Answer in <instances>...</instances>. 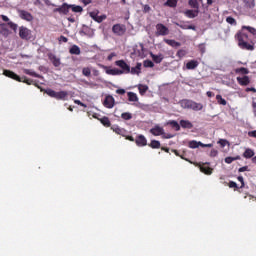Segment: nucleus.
Wrapping results in <instances>:
<instances>
[{
  "mask_svg": "<svg viewBox=\"0 0 256 256\" xmlns=\"http://www.w3.org/2000/svg\"><path fill=\"white\" fill-rule=\"evenodd\" d=\"M253 35H256V29L254 27L242 26L241 30L235 35L238 47L245 51H254L255 42H253Z\"/></svg>",
  "mask_w": 256,
  "mask_h": 256,
  "instance_id": "1",
  "label": "nucleus"
},
{
  "mask_svg": "<svg viewBox=\"0 0 256 256\" xmlns=\"http://www.w3.org/2000/svg\"><path fill=\"white\" fill-rule=\"evenodd\" d=\"M116 67L118 68H109L107 66H104V69L106 71L107 75H123V74H129L131 73V66H129V64H127V62H125V60H117L115 62Z\"/></svg>",
  "mask_w": 256,
  "mask_h": 256,
  "instance_id": "2",
  "label": "nucleus"
},
{
  "mask_svg": "<svg viewBox=\"0 0 256 256\" xmlns=\"http://www.w3.org/2000/svg\"><path fill=\"white\" fill-rule=\"evenodd\" d=\"M3 75H5V77H9V79L18 81V83H26V85H33L32 79H29L26 76L21 77V76L15 74V72H13L11 70H4Z\"/></svg>",
  "mask_w": 256,
  "mask_h": 256,
  "instance_id": "3",
  "label": "nucleus"
},
{
  "mask_svg": "<svg viewBox=\"0 0 256 256\" xmlns=\"http://www.w3.org/2000/svg\"><path fill=\"white\" fill-rule=\"evenodd\" d=\"M180 105L183 109H192V111H201L203 109V104L189 99L181 100Z\"/></svg>",
  "mask_w": 256,
  "mask_h": 256,
  "instance_id": "4",
  "label": "nucleus"
},
{
  "mask_svg": "<svg viewBox=\"0 0 256 256\" xmlns=\"http://www.w3.org/2000/svg\"><path fill=\"white\" fill-rule=\"evenodd\" d=\"M41 91H44V93H46V95H48L49 97H52L53 99H57L58 101L65 99L67 97V95H69V93H67V91L55 92V90H53L51 88L41 90Z\"/></svg>",
  "mask_w": 256,
  "mask_h": 256,
  "instance_id": "5",
  "label": "nucleus"
},
{
  "mask_svg": "<svg viewBox=\"0 0 256 256\" xmlns=\"http://www.w3.org/2000/svg\"><path fill=\"white\" fill-rule=\"evenodd\" d=\"M127 31V27H125V25L123 24H115L112 27V33H114V35H117L118 37H122V35H125Z\"/></svg>",
  "mask_w": 256,
  "mask_h": 256,
  "instance_id": "6",
  "label": "nucleus"
},
{
  "mask_svg": "<svg viewBox=\"0 0 256 256\" xmlns=\"http://www.w3.org/2000/svg\"><path fill=\"white\" fill-rule=\"evenodd\" d=\"M165 35H169V28L164 24L158 23L156 25V36L157 37H165Z\"/></svg>",
  "mask_w": 256,
  "mask_h": 256,
  "instance_id": "7",
  "label": "nucleus"
},
{
  "mask_svg": "<svg viewBox=\"0 0 256 256\" xmlns=\"http://www.w3.org/2000/svg\"><path fill=\"white\" fill-rule=\"evenodd\" d=\"M19 37L22 38L24 41H29V39H31V30H29L25 26H21L19 28Z\"/></svg>",
  "mask_w": 256,
  "mask_h": 256,
  "instance_id": "8",
  "label": "nucleus"
},
{
  "mask_svg": "<svg viewBox=\"0 0 256 256\" xmlns=\"http://www.w3.org/2000/svg\"><path fill=\"white\" fill-rule=\"evenodd\" d=\"M103 105L106 109H113V107H115V98L112 95H106Z\"/></svg>",
  "mask_w": 256,
  "mask_h": 256,
  "instance_id": "9",
  "label": "nucleus"
},
{
  "mask_svg": "<svg viewBox=\"0 0 256 256\" xmlns=\"http://www.w3.org/2000/svg\"><path fill=\"white\" fill-rule=\"evenodd\" d=\"M236 81L241 87H247V85L251 84V78H249V76H238Z\"/></svg>",
  "mask_w": 256,
  "mask_h": 256,
  "instance_id": "10",
  "label": "nucleus"
},
{
  "mask_svg": "<svg viewBox=\"0 0 256 256\" xmlns=\"http://www.w3.org/2000/svg\"><path fill=\"white\" fill-rule=\"evenodd\" d=\"M69 9H71V4L63 3L59 8H56L55 11L62 15H68Z\"/></svg>",
  "mask_w": 256,
  "mask_h": 256,
  "instance_id": "11",
  "label": "nucleus"
},
{
  "mask_svg": "<svg viewBox=\"0 0 256 256\" xmlns=\"http://www.w3.org/2000/svg\"><path fill=\"white\" fill-rule=\"evenodd\" d=\"M135 143H136L137 147H146L147 138L143 134H139L135 138Z\"/></svg>",
  "mask_w": 256,
  "mask_h": 256,
  "instance_id": "12",
  "label": "nucleus"
},
{
  "mask_svg": "<svg viewBox=\"0 0 256 256\" xmlns=\"http://www.w3.org/2000/svg\"><path fill=\"white\" fill-rule=\"evenodd\" d=\"M111 129L114 133H116V135H121L122 137H125V135H127V130L119 127V125H113L111 126Z\"/></svg>",
  "mask_w": 256,
  "mask_h": 256,
  "instance_id": "13",
  "label": "nucleus"
},
{
  "mask_svg": "<svg viewBox=\"0 0 256 256\" xmlns=\"http://www.w3.org/2000/svg\"><path fill=\"white\" fill-rule=\"evenodd\" d=\"M19 15L24 21H33V15H31V13L28 11L20 10Z\"/></svg>",
  "mask_w": 256,
  "mask_h": 256,
  "instance_id": "14",
  "label": "nucleus"
},
{
  "mask_svg": "<svg viewBox=\"0 0 256 256\" xmlns=\"http://www.w3.org/2000/svg\"><path fill=\"white\" fill-rule=\"evenodd\" d=\"M201 173H204V175H211L213 173V168L209 167V164H203L200 166Z\"/></svg>",
  "mask_w": 256,
  "mask_h": 256,
  "instance_id": "15",
  "label": "nucleus"
},
{
  "mask_svg": "<svg viewBox=\"0 0 256 256\" xmlns=\"http://www.w3.org/2000/svg\"><path fill=\"white\" fill-rule=\"evenodd\" d=\"M197 67H199V61L197 60H190L186 63V69H188L189 71L197 69Z\"/></svg>",
  "mask_w": 256,
  "mask_h": 256,
  "instance_id": "16",
  "label": "nucleus"
},
{
  "mask_svg": "<svg viewBox=\"0 0 256 256\" xmlns=\"http://www.w3.org/2000/svg\"><path fill=\"white\" fill-rule=\"evenodd\" d=\"M49 60L51 61L52 65H54V67H59L61 65V59L55 56V54H50Z\"/></svg>",
  "mask_w": 256,
  "mask_h": 256,
  "instance_id": "17",
  "label": "nucleus"
},
{
  "mask_svg": "<svg viewBox=\"0 0 256 256\" xmlns=\"http://www.w3.org/2000/svg\"><path fill=\"white\" fill-rule=\"evenodd\" d=\"M185 15L189 19H195V17H197L199 15V10H196V9L195 10H186Z\"/></svg>",
  "mask_w": 256,
  "mask_h": 256,
  "instance_id": "18",
  "label": "nucleus"
},
{
  "mask_svg": "<svg viewBox=\"0 0 256 256\" xmlns=\"http://www.w3.org/2000/svg\"><path fill=\"white\" fill-rule=\"evenodd\" d=\"M180 126L182 129H193V123L189 120H180Z\"/></svg>",
  "mask_w": 256,
  "mask_h": 256,
  "instance_id": "19",
  "label": "nucleus"
},
{
  "mask_svg": "<svg viewBox=\"0 0 256 256\" xmlns=\"http://www.w3.org/2000/svg\"><path fill=\"white\" fill-rule=\"evenodd\" d=\"M150 133L155 137H158L159 135H163V128L156 126L150 130Z\"/></svg>",
  "mask_w": 256,
  "mask_h": 256,
  "instance_id": "20",
  "label": "nucleus"
},
{
  "mask_svg": "<svg viewBox=\"0 0 256 256\" xmlns=\"http://www.w3.org/2000/svg\"><path fill=\"white\" fill-rule=\"evenodd\" d=\"M234 72L236 73V75H243V76L249 75V69L245 67L236 68Z\"/></svg>",
  "mask_w": 256,
  "mask_h": 256,
  "instance_id": "21",
  "label": "nucleus"
},
{
  "mask_svg": "<svg viewBox=\"0 0 256 256\" xmlns=\"http://www.w3.org/2000/svg\"><path fill=\"white\" fill-rule=\"evenodd\" d=\"M70 55H81V48L77 45H72L71 48L69 49Z\"/></svg>",
  "mask_w": 256,
  "mask_h": 256,
  "instance_id": "22",
  "label": "nucleus"
},
{
  "mask_svg": "<svg viewBox=\"0 0 256 256\" xmlns=\"http://www.w3.org/2000/svg\"><path fill=\"white\" fill-rule=\"evenodd\" d=\"M131 75H139L141 73V63H137L135 67L130 68Z\"/></svg>",
  "mask_w": 256,
  "mask_h": 256,
  "instance_id": "23",
  "label": "nucleus"
},
{
  "mask_svg": "<svg viewBox=\"0 0 256 256\" xmlns=\"http://www.w3.org/2000/svg\"><path fill=\"white\" fill-rule=\"evenodd\" d=\"M25 75H30L31 77H36L37 79H43L41 74H37V72H33L30 69H24Z\"/></svg>",
  "mask_w": 256,
  "mask_h": 256,
  "instance_id": "24",
  "label": "nucleus"
},
{
  "mask_svg": "<svg viewBox=\"0 0 256 256\" xmlns=\"http://www.w3.org/2000/svg\"><path fill=\"white\" fill-rule=\"evenodd\" d=\"M255 156V151H253L251 148H247L244 153H243V157L245 159H251V157Z\"/></svg>",
  "mask_w": 256,
  "mask_h": 256,
  "instance_id": "25",
  "label": "nucleus"
},
{
  "mask_svg": "<svg viewBox=\"0 0 256 256\" xmlns=\"http://www.w3.org/2000/svg\"><path fill=\"white\" fill-rule=\"evenodd\" d=\"M150 57H152V61L157 64L163 61V54L155 55L153 53H150Z\"/></svg>",
  "mask_w": 256,
  "mask_h": 256,
  "instance_id": "26",
  "label": "nucleus"
},
{
  "mask_svg": "<svg viewBox=\"0 0 256 256\" xmlns=\"http://www.w3.org/2000/svg\"><path fill=\"white\" fill-rule=\"evenodd\" d=\"M148 147H151V149H161V142L159 140H151Z\"/></svg>",
  "mask_w": 256,
  "mask_h": 256,
  "instance_id": "27",
  "label": "nucleus"
},
{
  "mask_svg": "<svg viewBox=\"0 0 256 256\" xmlns=\"http://www.w3.org/2000/svg\"><path fill=\"white\" fill-rule=\"evenodd\" d=\"M98 120L100 121V123H102L104 127H111V120H109V117L103 116Z\"/></svg>",
  "mask_w": 256,
  "mask_h": 256,
  "instance_id": "28",
  "label": "nucleus"
},
{
  "mask_svg": "<svg viewBox=\"0 0 256 256\" xmlns=\"http://www.w3.org/2000/svg\"><path fill=\"white\" fill-rule=\"evenodd\" d=\"M201 145H203V142H197L196 140H192L188 143L190 149H198Z\"/></svg>",
  "mask_w": 256,
  "mask_h": 256,
  "instance_id": "29",
  "label": "nucleus"
},
{
  "mask_svg": "<svg viewBox=\"0 0 256 256\" xmlns=\"http://www.w3.org/2000/svg\"><path fill=\"white\" fill-rule=\"evenodd\" d=\"M177 3H179V0H167L164 3V6L171 7L172 9H175V7H177Z\"/></svg>",
  "mask_w": 256,
  "mask_h": 256,
  "instance_id": "30",
  "label": "nucleus"
},
{
  "mask_svg": "<svg viewBox=\"0 0 256 256\" xmlns=\"http://www.w3.org/2000/svg\"><path fill=\"white\" fill-rule=\"evenodd\" d=\"M168 125H170L172 129H175V131H181V125H179V123L175 120H170Z\"/></svg>",
  "mask_w": 256,
  "mask_h": 256,
  "instance_id": "31",
  "label": "nucleus"
},
{
  "mask_svg": "<svg viewBox=\"0 0 256 256\" xmlns=\"http://www.w3.org/2000/svg\"><path fill=\"white\" fill-rule=\"evenodd\" d=\"M164 42H166L167 45H170V47H181V43L171 40V39H164Z\"/></svg>",
  "mask_w": 256,
  "mask_h": 256,
  "instance_id": "32",
  "label": "nucleus"
},
{
  "mask_svg": "<svg viewBox=\"0 0 256 256\" xmlns=\"http://www.w3.org/2000/svg\"><path fill=\"white\" fill-rule=\"evenodd\" d=\"M128 101L137 103V101H139V97H137V94L134 92H128Z\"/></svg>",
  "mask_w": 256,
  "mask_h": 256,
  "instance_id": "33",
  "label": "nucleus"
},
{
  "mask_svg": "<svg viewBox=\"0 0 256 256\" xmlns=\"http://www.w3.org/2000/svg\"><path fill=\"white\" fill-rule=\"evenodd\" d=\"M138 91H139L140 95H144V94L147 93V91H149V86L144 85V84H140L138 86Z\"/></svg>",
  "mask_w": 256,
  "mask_h": 256,
  "instance_id": "34",
  "label": "nucleus"
},
{
  "mask_svg": "<svg viewBox=\"0 0 256 256\" xmlns=\"http://www.w3.org/2000/svg\"><path fill=\"white\" fill-rule=\"evenodd\" d=\"M70 9L73 11V13H83V7L75 4H70Z\"/></svg>",
  "mask_w": 256,
  "mask_h": 256,
  "instance_id": "35",
  "label": "nucleus"
},
{
  "mask_svg": "<svg viewBox=\"0 0 256 256\" xmlns=\"http://www.w3.org/2000/svg\"><path fill=\"white\" fill-rule=\"evenodd\" d=\"M90 17H92V19L97 23H103V20L106 18L105 16H97L93 12L90 13Z\"/></svg>",
  "mask_w": 256,
  "mask_h": 256,
  "instance_id": "36",
  "label": "nucleus"
},
{
  "mask_svg": "<svg viewBox=\"0 0 256 256\" xmlns=\"http://www.w3.org/2000/svg\"><path fill=\"white\" fill-rule=\"evenodd\" d=\"M188 5L192 8V9H196L199 11V1L197 0H189L188 1Z\"/></svg>",
  "mask_w": 256,
  "mask_h": 256,
  "instance_id": "37",
  "label": "nucleus"
},
{
  "mask_svg": "<svg viewBox=\"0 0 256 256\" xmlns=\"http://www.w3.org/2000/svg\"><path fill=\"white\" fill-rule=\"evenodd\" d=\"M121 118L124 121H130V119H133V114L129 113V112H124L121 114Z\"/></svg>",
  "mask_w": 256,
  "mask_h": 256,
  "instance_id": "38",
  "label": "nucleus"
},
{
  "mask_svg": "<svg viewBox=\"0 0 256 256\" xmlns=\"http://www.w3.org/2000/svg\"><path fill=\"white\" fill-rule=\"evenodd\" d=\"M179 28L180 29H190L192 31H197V27H195V25L180 24Z\"/></svg>",
  "mask_w": 256,
  "mask_h": 256,
  "instance_id": "39",
  "label": "nucleus"
},
{
  "mask_svg": "<svg viewBox=\"0 0 256 256\" xmlns=\"http://www.w3.org/2000/svg\"><path fill=\"white\" fill-rule=\"evenodd\" d=\"M0 33L2 35H5L6 33H9V29L7 28V24L0 23Z\"/></svg>",
  "mask_w": 256,
  "mask_h": 256,
  "instance_id": "40",
  "label": "nucleus"
},
{
  "mask_svg": "<svg viewBox=\"0 0 256 256\" xmlns=\"http://www.w3.org/2000/svg\"><path fill=\"white\" fill-rule=\"evenodd\" d=\"M216 100L219 105H227V100H225L221 94L216 95Z\"/></svg>",
  "mask_w": 256,
  "mask_h": 256,
  "instance_id": "41",
  "label": "nucleus"
},
{
  "mask_svg": "<svg viewBox=\"0 0 256 256\" xmlns=\"http://www.w3.org/2000/svg\"><path fill=\"white\" fill-rule=\"evenodd\" d=\"M82 75H84V77H91V68L89 67L83 68Z\"/></svg>",
  "mask_w": 256,
  "mask_h": 256,
  "instance_id": "42",
  "label": "nucleus"
},
{
  "mask_svg": "<svg viewBox=\"0 0 256 256\" xmlns=\"http://www.w3.org/2000/svg\"><path fill=\"white\" fill-rule=\"evenodd\" d=\"M226 22L229 23V25H237V20H235V18L228 16L226 18Z\"/></svg>",
  "mask_w": 256,
  "mask_h": 256,
  "instance_id": "43",
  "label": "nucleus"
},
{
  "mask_svg": "<svg viewBox=\"0 0 256 256\" xmlns=\"http://www.w3.org/2000/svg\"><path fill=\"white\" fill-rule=\"evenodd\" d=\"M228 187H230V189H234V191H237V189H239V186L237 185V182H234V181H230L228 183Z\"/></svg>",
  "mask_w": 256,
  "mask_h": 256,
  "instance_id": "44",
  "label": "nucleus"
},
{
  "mask_svg": "<svg viewBox=\"0 0 256 256\" xmlns=\"http://www.w3.org/2000/svg\"><path fill=\"white\" fill-rule=\"evenodd\" d=\"M144 67L153 68V67H155V64H154L153 61H151V60H145V61H144Z\"/></svg>",
  "mask_w": 256,
  "mask_h": 256,
  "instance_id": "45",
  "label": "nucleus"
},
{
  "mask_svg": "<svg viewBox=\"0 0 256 256\" xmlns=\"http://www.w3.org/2000/svg\"><path fill=\"white\" fill-rule=\"evenodd\" d=\"M185 55H187V51H185L183 49L178 50L177 57H179L181 59V58L185 57Z\"/></svg>",
  "mask_w": 256,
  "mask_h": 256,
  "instance_id": "46",
  "label": "nucleus"
},
{
  "mask_svg": "<svg viewBox=\"0 0 256 256\" xmlns=\"http://www.w3.org/2000/svg\"><path fill=\"white\" fill-rule=\"evenodd\" d=\"M237 159H239V157H226L225 158V163H227L228 165L231 164L233 161H237Z\"/></svg>",
  "mask_w": 256,
  "mask_h": 256,
  "instance_id": "47",
  "label": "nucleus"
},
{
  "mask_svg": "<svg viewBox=\"0 0 256 256\" xmlns=\"http://www.w3.org/2000/svg\"><path fill=\"white\" fill-rule=\"evenodd\" d=\"M246 5L249 7V9H253L255 7V0H248Z\"/></svg>",
  "mask_w": 256,
  "mask_h": 256,
  "instance_id": "48",
  "label": "nucleus"
},
{
  "mask_svg": "<svg viewBox=\"0 0 256 256\" xmlns=\"http://www.w3.org/2000/svg\"><path fill=\"white\" fill-rule=\"evenodd\" d=\"M151 11V6L149 4L143 5V13H149Z\"/></svg>",
  "mask_w": 256,
  "mask_h": 256,
  "instance_id": "49",
  "label": "nucleus"
},
{
  "mask_svg": "<svg viewBox=\"0 0 256 256\" xmlns=\"http://www.w3.org/2000/svg\"><path fill=\"white\" fill-rule=\"evenodd\" d=\"M238 181L241 182L240 189H243L245 187V180L243 179V176H238Z\"/></svg>",
  "mask_w": 256,
  "mask_h": 256,
  "instance_id": "50",
  "label": "nucleus"
},
{
  "mask_svg": "<svg viewBox=\"0 0 256 256\" xmlns=\"http://www.w3.org/2000/svg\"><path fill=\"white\" fill-rule=\"evenodd\" d=\"M74 103L76 105H80V107H87V104L81 102V100H74Z\"/></svg>",
  "mask_w": 256,
  "mask_h": 256,
  "instance_id": "51",
  "label": "nucleus"
},
{
  "mask_svg": "<svg viewBox=\"0 0 256 256\" xmlns=\"http://www.w3.org/2000/svg\"><path fill=\"white\" fill-rule=\"evenodd\" d=\"M218 154H219V152L215 149H212L210 151V157H217Z\"/></svg>",
  "mask_w": 256,
  "mask_h": 256,
  "instance_id": "52",
  "label": "nucleus"
},
{
  "mask_svg": "<svg viewBox=\"0 0 256 256\" xmlns=\"http://www.w3.org/2000/svg\"><path fill=\"white\" fill-rule=\"evenodd\" d=\"M8 25L10 26V28L13 29V31H17V24H15L13 22H8Z\"/></svg>",
  "mask_w": 256,
  "mask_h": 256,
  "instance_id": "53",
  "label": "nucleus"
},
{
  "mask_svg": "<svg viewBox=\"0 0 256 256\" xmlns=\"http://www.w3.org/2000/svg\"><path fill=\"white\" fill-rule=\"evenodd\" d=\"M117 95H125V89L120 88L116 90Z\"/></svg>",
  "mask_w": 256,
  "mask_h": 256,
  "instance_id": "54",
  "label": "nucleus"
},
{
  "mask_svg": "<svg viewBox=\"0 0 256 256\" xmlns=\"http://www.w3.org/2000/svg\"><path fill=\"white\" fill-rule=\"evenodd\" d=\"M248 136L249 137H254V139H256V130L248 132Z\"/></svg>",
  "mask_w": 256,
  "mask_h": 256,
  "instance_id": "55",
  "label": "nucleus"
},
{
  "mask_svg": "<svg viewBox=\"0 0 256 256\" xmlns=\"http://www.w3.org/2000/svg\"><path fill=\"white\" fill-rule=\"evenodd\" d=\"M249 169L248 166H244L238 169L239 173H244V171H247Z\"/></svg>",
  "mask_w": 256,
  "mask_h": 256,
  "instance_id": "56",
  "label": "nucleus"
},
{
  "mask_svg": "<svg viewBox=\"0 0 256 256\" xmlns=\"http://www.w3.org/2000/svg\"><path fill=\"white\" fill-rule=\"evenodd\" d=\"M115 56H116L115 52H112L111 54L108 55L107 60L112 61L113 57H115Z\"/></svg>",
  "mask_w": 256,
  "mask_h": 256,
  "instance_id": "57",
  "label": "nucleus"
},
{
  "mask_svg": "<svg viewBox=\"0 0 256 256\" xmlns=\"http://www.w3.org/2000/svg\"><path fill=\"white\" fill-rule=\"evenodd\" d=\"M59 41H62L63 43H67V41H69V39H67V37H65V36H60Z\"/></svg>",
  "mask_w": 256,
  "mask_h": 256,
  "instance_id": "58",
  "label": "nucleus"
},
{
  "mask_svg": "<svg viewBox=\"0 0 256 256\" xmlns=\"http://www.w3.org/2000/svg\"><path fill=\"white\" fill-rule=\"evenodd\" d=\"M249 92L256 93V89L254 87L246 88V93H249Z\"/></svg>",
  "mask_w": 256,
  "mask_h": 256,
  "instance_id": "59",
  "label": "nucleus"
},
{
  "mask_svg": "<svg viewBox=\"0 0 256 256\" xmlns=\"http://www.w3.org/2000/svg\"><path fill=\"white\" fill-rule=\"evenodd\" d=\"M124 137L127 139V141H132V142L135 141V138H133V136H127V134H125Z\"/></svg>",
  "mask_w": 256,
  "mask_h": 256,
  "instance_id": "60",
  "label": "nucleus"
},
{
  "mask_svg": "<svg viewBox=\"0 0 256 256\" xmlns=\"http://www.w3.org/2000/svg\"><path fill=\"white\" fill-rule=\"evenodd\" d=\"M1 18L2 21H5L6 23L9 22V17H7L6 15H2Z\"/></svg>",
  "mask_w": 256,
  "mask_h": 256,
  "instance_id": "61",
  "label": "nucleus"
},
{
  "mask_svg": "<svg viewBox=\"0 0 256 256\" xmlns=\"http://www.w3.org/2000/svg\"><path fill=\"white\" fill-rule=\"evenodd\" d=\"M252 108H253L254 115L256 117V102L252 103Z\"/></svg>",
  "mask_w": 256,
  "mask_h": 256,
  "instance_id": "62",
  "label": "nucleus"
},
{
  "mask_svg": "<svg viewBox=\"0 0 256 256\" xmlns=\"http://www.w3.org/2000/svg\"><path fill=\"white\" fill-rule=\"evenodd\" d=\"M82 3H83L84 5H90L91 0H82Z\"/></svg>",
  "mask_w": 256,
  "mask_h": 256,
  "instance_id": "63",
  "label": "nucleus"
},
{
  "mask_svg": "<svg viewBox=\"0 0 256 256\" xmlns=\"http://www.w3.org/2000/svg\"><path fill=\"white\" fill-rule=\"evenodd\" d=\"M201 147L211 148V147H213V144H204V143H202Z\"/></svg>",
  "mask_w": 256,
  "mask_h": 256,
  "instance_id": "64",
  "label": "nucleus"
}]
</instances>
